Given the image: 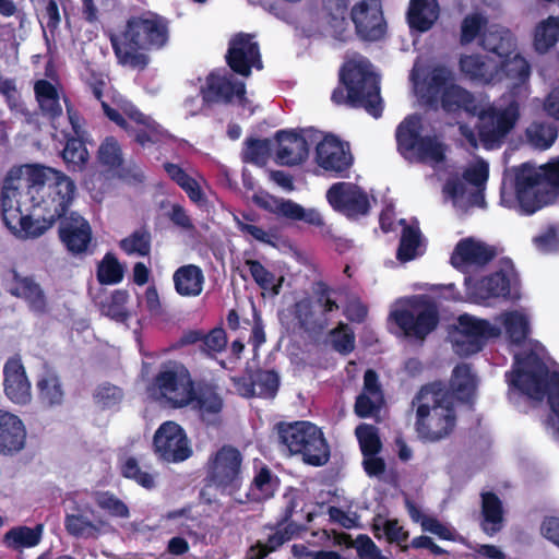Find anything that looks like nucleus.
Instances as JSON below:
<instances>
[{
    "instance_id": "nucleus-14",
    "label": "nucleus",
    "mask_w": 559,
    "mask_h": 559,
    "mask_svg": "<svg viewBox=\"0 0 559 559\" xmlns=\"http://www.w3.org/2000/svg\"><path fill=\"white\" fill-rule=\"evenodd\" d=\"M460 330L453 343L454 352L461 357H468L483 350L490 338L498 337L500 329L488 320L468 314L459 318Z\"/></svg>"
},
{
    "instance_id": "nucleus-39",
    "label": "nucleus",
    "mask_w": 559,
    "mask_h": 559,
    "mask_svg": "<svg viewBox=\"0 0 559 559\" xmlns=\"http://www.w3.org/2000/svg\"><path fill=\"white\" fill-rule=\"evenodd\" d=\"M66 140L61 157L70 171H82L86 168L90 154L85 145L86 136H70V132H63Z\"/></svg>"
},
{
    "instance_id": "nucleus-43",
    "label": "nucleus",
    "mask_w": 559,
    "mask_h": 559,
    "mask_svg": "<svg viewBox=\"0 0 559 559\" xmlns=\"http://www.w3.org/2000/svg\"><path fill=\"white\" fill-rule=\"evenodd\" d=\"M43 530L44 528L41 524H37L34 527H28L25 525L15 526L4 534L3 543L8 548L13 550L32 548L40 543Z\"/></svg>"
},
{
    "instance_id": "nucleus-56",
    "label": "nucleus",
    "mask_w": 559,
    "mask_h": 559,
    "mask_svg": "<svg viewBox=\"0 0 559 559\" xmlns=\"http://www.w3.org/2000/svg\"><path fill=\"white\" fill-rule=\"evenodd\" d=\"M526 135L534 147L544 151L554 144L558 136V130L552 123L534 122L527 128Z\"/></svg>"
},
{
    "instance_id": "nucleus-12",
    "label": "nucleus",
    "mask_w": 559,
    "mask_h": 559,
    "mask_svg": "<svg viewBox=\"0 0 559 559\" xmlns=\"http://www.w3.org/2000/svg\"><path fill=\"white\" fill-rule=\"evenodd\" d=\"M75 192L76 186L70 177H59L57 181L48 183L38 193L40 200L34 205L35 216L48 222V225L60 223L69 215V207Z\"/></svg>"
},
{
    "instance_id": "nucleus-48",
    "label": "nucleus",
    "mask_w": 559,
    "mask_h": 559,
    "mask_svg": "<svg viewBox=\"0 0 559 559\" xmlns=\"http://www.w3.org/2000/svg\"><path fill=\"white\" fill-rule=\"evenodd\" d=\"M401 224H403V229L396 251V259L400 262H408L418 255L421 231L418 226L407 225L405 219H401Z\"/></svg>"
},
{
    "instance_id": "nucleus-53",
    "label": "nucleus",
    "mask_w": 559,
    "mask_h": 559,
    "mask_svg": "<svg viewBox=\"0 0 559 559\" xmlns=\"http://www.w3.org/2000/svg\"><path fill=\"white\" fill-rule=\"evenodd\" d=\"M271 151L270 139H255L247 138L243 142L241 150V159L243 163H249L262 166L266 163Z\"/></svg>"
},
{
    "instance_id": "nucleus-13",
    "label": "nucleus",
    "mask_w": 559,
    "mask_h": 559,
    "mask_svg": "<svg viewBox=\"0 0 559 559\" xmlns=\"http://www.w3.org/2000/svg\"><path fill=\"white\" fill-rule=\"evenodd\" d=\"M153 449L158 459L167 463H181L193 454L185 429L173 420L164 421L156 429Z\"/></svg>"
},
{
    "instance_id": "nucleus-26",
    "label": "nucleus",
    "mask_w": 559,
    "mask_h": 559,
    "mask_svg": "<svg viewBox=\"0 0 559 559\" xmlns=\"http://www.w3.org/2000/svg\"><path fill=\"white\" fill-rule=\"evenodd\" d=\"M12 280L8 292L10 295L25 300L29 310L36 314L48 311V301L41 286L33 276H23L16 270L11 271Z\"/></svg>"
},
{
    "instance_id": "nucleus-27",
    "label": "nucleus",
    "mask_w": 559,
    "mask_h": 559,
    "mask_svg": "<svg viewBox=\"0 0 559 559\" xmlns=\"http://www.w3.org/2000/svg\"><path fill=\"white\" fill-rule=\"evenodd\" d=\"M497 252L493 247L476 241L473 238H463L456 243L450 262L455 269H461L465 265L484 266L493 260Z\"/></svg>"
},
{
    "instance_id": "nucleus-32",
    "label": "nucleus",
    "mask_w": 559,
    "mask_h": 559,
    "mask_svg": "<svg viewBox=\"0 0 559 559\" xmlns=\"http://www.w3.org/2000/svg\"><path fill=\"white\" fill-rule=\"evenodd\" d=\"M447 389L453 394L454 403L460 401L469 405L474 404L477 389V378L469 364H459L452 370V376Z\"/></svg>"
},
{
    "instance_id": "nucleus-62",
    "label": "nucleus",
    "mask_w": 559,
    "mask_h": 559,
    "mask_svg": "<svg viewBox=\"0 0 559 559\" xmlns=\"http://www.w3.org/2000/svg\"><path fill=\"white\" fill-rule=\"evenodd\" d=\"M415 151L421 160H431L437 164L445 160V145L437 135H424Z\"/></svg>"
},
{
    "instance_id": "nucleus-15",
    "label": "nucleus",
    "mask_w": 559,
    "mask_h": 559,
    "mask_svg": "<svg viewBox=\"0 0 559 559\" xmlns=\"http://www.w3.org/2000/svg\"><path fill=\"white\" fill-rule=\"evenodd\" d=\"M390 317L406 336L424 340L439 323V312L435 304L420 301L411 309H396Z\"/></svg>"
},
{
    "instance_id": "nucleus-30",
    "label": "nucleus",
    "mask_w": 559,
    "mask_h": 559,
    "mask_svg": "<svg viewBox=\"0 0 559 559\" xmlns=\"http://www.w3.org/2000/svg\"><path fill=\"white\" fill-rule=\"evenodd\" d=\"M26 441V429L21 418L0 409V453L13 455L20 452Z\"/></svg>"
},
{
    "instance_id": "nucleus-22",
    "label": "nucleus",
    "mask_w": 559,
    "mask_h": 559,
    "mask_svg": "<svg viewBox=\"0 0 559 559\" xmlns=\"http://www.w3.org/2000/svg\"><path fill=\"white\" fill-rule=\"evenodd\" d=\"M58 235L66 249L73 255L87 253L93 240L91 224L78 212H70L60 221Z\"/></svg>"
},
{
    "instance_id": "nucleus-60",
    "label": "nucleus",
    "mask_w": 559,
    "mask_h": 559,
    "mask_svg": "<svg viewBox=\"0 0 559 559\" xmlns=\"http://www.w3.org/2000/svg\"><path fill=\"white\" fill-rule=\"evenodd\" d=\"M99 163L109 168H119L123 164L122 150L118 140L110 135L106 136L97 151Z\"/></svg>"
},
{
    "instance_id": "nucleus-24",
    "label": "nucleus",
    "mask_w": 559,
    "mask_h": 559,
    "mask_svg": "<svg viewBox=\"0 0 559 559\" xmlns=\"http://www.w3.org/2000/svg\"><path fill=\"white\" fill-rule=\"evenodd\" d=\"M316 162L324 170L342 175L349 169L352 155L335 135H325L317 143Z\"/></svg>"
},
{
    "instance_id": "nucleus-41",
    "label": "nucleus",
    "mask_w": 559,
    "mask_h": 559,
    "mask_svg": "<svg viewBox=\"0 0 559 559\" xmlns=\"http://www.w3.org/2000/svg\"><path fill=\"white\" fill-rule=\"evenodd\" d=\"M129 297L127 289H115L109 295L100 298L96 305L103 316L118 323H124L130 319V312L127 308Z\"/></svg>"
},
{
    "instance_id": "nucleus-47",
    "label": "nucleus",
    "mask_w": 559,
    "mask_h": 559,
    "mask_svg": "<svg viewBox=\"0 0 559 559\" xmlns=\"http://www.w3.org/2000/svg\"><path fill=\"white\" fill-rule=\"evenodd\" d=\"M380 531L383 532L389 544H397L402 551L408 550L409 546L403 543L408 539L409 533L400 525L397 519H383L378 515L372 525V532L376 538L381 537Z\"/></svg>"
},
{
    "instance_id": "nucleus-52",
    "label": "nucleus",
    "mask_w": 559,
    "mask_h": 559,
    "mask_svg": "<svg viewBox=\"0 0 559 559\" xmlns=\"http://www.w3.org/2000/svg\"><path fill=\"white\" fill-rule=\"evenodd\" d=\"M488 20L481 13H469L465 15L460 26V44L467 46L476 39L481 40L483 34L486 32Z\"/></svg>"
},
{
    "instance_id": "nucleus-17",
    "label": "nucleus",
    "mask_w": 559,
    "mask_h": 559,
    "mask_svg": "<svg viewBox=\"0 0 559 559\" xmlns=\"http://www.w3.org/2000/svg\"><path fill=\"white\" fill-rule=\"evenodd\" d=\"M238 394L245 399L259 397L273 401L281 388V376L275 369L261 367L249 369L245 374L233 379Z\"/></svg>"
},
{
    "instance_id": "nucleus-5",
    "label": "nucleus",
    "mask_w": 559,
    "mask_h": 559,
    "mask_svg": "<svg viewBox=\"0 0 559 559\" xmlns=\"http://www.w3.org/2000/svg\"><path fill=\"white\" fill-rule=\"evenodd\" d=\"M509 384L536 401L546 395L550 411L559 419V372L549 371L548 366L535 352L515 357V367L506 374Z\"/></svg>"
},
{
    "instance_id": "nucleus-49",
    "label": "nucleus",
    "mask_w": 559,
    "mask_h": 559,
    "mask_svg": "<svg viewBox=\"0 0 559 559\" xmlns=\"http://www.w3.org/2000/svg\"><path fill=\"white\" fill-rule=\"evenodd\" d=\"M293 314L299 326L305 331H323L328 325L325 318L322 319L317 317L313 305L308 298H304L295 302Z\"/></svg>"
},
{
    "instance_id": "nucleus-28",
    "label": "nucleus",
    "mask_w": 559,
    "mask_h": 559,
    "mask_svg": "<svg viewBox=\"0 0 559 559\" xmlns=\"http://www.w3.org/2000/svg\"><path fill=\"white\" fill-rule=\"evenodd\" d=\"M503 267L496 271L480 281L479 289L484 292L486 298H503L506 300H516L520 293L512 285L511 276L514 267L510 259L502 260Z\"/></svg>"
},
{
    "instance_id": "nucleus-7",
    "label": "nucleus",
    "mask_w": 559,
    "mask_h": 559,
    "mask_svg": "<svg viewBox=\"0 0 559 559\" xmlns=\"http://www.w3.org/2000/svg\"><path fill=\"white\" fill-rule=\"evenodd\" d=\"M152 397L165 402L174 408H182L195 401V383L187 366L180 361L168 360L148 386Z\"/></svg>"
},
{
    "instance_id": "nucleus-1",
    "label": "nucleus",
    "mask_w": 559,
    "mask_h": 559,
    "mask_svg": "<svg viewBox=\"0 0 559 559\" xmlns=\"http://www.w3.org/2000/svg\"><path fill=\"white\" fill-rule=\"evenodd\" d=\"M109 39L118 64L142 71L150 64L148 52L168 46L170 21L156 12L143 11L129 16L123 28Z\"/></svg>"
},
{
    "instance_id": "nucleus-3",
    "label": "nucleus",
    "mask_w": 559,
    "mask_h": 559,
    "mask_svg": "<svg viewBox=\"0 0 559 559\" xmlns=\"http://www.w3.org/2000/svg\"><path fill=\"white\" fill-rule=\"evenodd\" d=\"M559 190V157L538 167L523 163L514 168V191L522 214L532 215L551 204Z\"/></svg>"
},
{
    "instance_id": "nucleus-58",
    "label": "nucleus",
    "mask_w": 559,
    "mask_h": 559,
    "mask_svg": "<svg viewBox=\"0 0 559 559\" xmlns=\"http://www.w3.org/2000/svg\"><path fill=\"white\" fill-rule=\"evenodd\" d=\"M249 272L257 283V285L263 290H270L273 295H278L282 287V278L275 284V275L269 271L260 261L248 259L245 261Z\"/></svg>"
},
{
    "instance_id": "nucleus-42",
    "label": "nucleus",
    "mask_w": 559,
    "mask_h": 559,
    "mask_svg": "<svg viewBox=\"0 0 559 559\" xmlns=\"http://www.w3.org/2000/svg\"><path fill=\"white\" fill-rule=\"evenodd\" d=\"M461 73L474 83L489 84L495 73L485 57L478 53L462 55L459 60Z\"/></svg>"
},
{
    "instance_id": "nucleus-36",
    "label": "nucleus",
    "mask_w": 559,
    "mask_h": 559,
    "mask_svg": "<svg viewBox=\"0 0 559 559\" xmlns=\"http://www.w3.org/2000/svg\"><path fill=\"white\" fill-rule=\"evenodd\" d=\"M168 177L188 195L189 200L200 209L206 207L209 201L200 183L180 165L167 162L163 165Z\"/></svg>"
},
{
    "instance_id": "nucleus-55",
    "label": "nucleus",
    "mask_w": 559,
    "mask_h": 559,
    "mask_svg": "<svg viewBox=\"0 0 559 559\" xmlns=\"http://www.w3.org/2000/svg\"><path fill=\"white\" fill-rule=\"evenodd\" d=\"M95 504L112 518L130 516L129 507L111 491L97 490L92 493Z\"/></svg>"
},
{
    "instance_id": "nucleus-45",
    "label": "nucleus",
    "mask_w": 559,
    "mask_h": 559,
    "mask_svg": "<svg viewBox=\"0 0 559 559\" xmlns=\"http://www.w3.org/2000/svg\"><path fill=\"white\" fill-rule=\"evenodd\" d=\"M280 478L273 474L271 468L261 463L250 485V492L254 500L264 501L271 499L278 489Z\"/></svg>"
},
{
    "instance_id": "nucleus-51",
    "label": "nucleus",
    "mask_w": 559,
    "mask_h": 559,
    "mask_svg": "<svg viewBox=\"0 0 559 559\" xmlns=\"http://www.w3.org/2000/svg\"><path fill=\"white\" fill-rule=\"evenodd\" d=\"M124 276V267L112 252H106L97 264L96 278L102 285L119 284Z\"/></svg>"
},
{
    "instance_id": "nucleus-31",
    "label": "nucleus",
    "mask_w": 559,
    "mask_h": 559,
    "mask_svg": "<svg viewBox=\"0 0 559 559\" xmlns=\"http://www.w3.org/2000/svg\"><path fill=\"white\" fill-rule=\"evenodd\" d=\"M480 528L488 535L493 536L503 527L504 508L502 500L492 491L480 492Z\"/></svg>"
},
{
    "instance_id": "nucleus-9",
    "label": "nucleus",
    "mask_w": 559,
    "mask_h": 559,
    "mask_svg": "<svg viewBox=\"0 0 559 559\" xmlns=\"http://www.w3.org/2000/svg\"><path fill=\"white\" fill-rule=\"evenodd\" d=\"M241 465L240 451L233 445H223L205 464V486L214 487L222 495H235L242 485Z\"/></svg>"
},
{
    "instance_id": "nucleus-46",
    "label": "nucleus",
    "mask_w": 559,
    "mask_h": 559,
    "mask_svg": "<svg viewBox=\"0 0 559 559\" xmlns=\"http://www.w3.org/2000/svg\"><path fill=\"white\" fill-rule=\"evenodd\" d=\"M559 41V16H548L539 22L534 32V48L538 53H546Z\"/></svg>"
},
{
    "instance_id": "nucleus-10",
    "label": "nucleus",
    "mask_w": 559,
    "mask_h": 559,
    "mask_svg": "<svg viewBox=\"0 0 559 559\" xmlns=\"http://www.w3.org/2000/svg\"><path fill=\"white\" fill-rule=\"evenodd\" d=\"M475 117L479 120L477 130L484 147H499L520 119V103L512 98L503 108L479 105Z\"/></svg>"
},
{
    "instance_id": "nucleus-38",
    "label": "nucleus",
    "mask_w": 559,
    "mask_h": 559,
    "mask_svg": "<svg viewBox=\"0 0 559 559\" xmlns=\"http://www.w3.org/2000/svg\"><path fill=\"white\" fill-rule=\"evenodd\" d=\"M423 120L417 114L409 115L397 126L395 138L397 148L402 154L415 152L419 142L424 138L421 135Z\"/></svg>"
},
{
    "instance_id": "nucleus-34",
    "label": "nucleus",
    "mask_w": 559,
    "mask_h": 559,
    "mask_svg": "<svg viewBox=\"0 0 559 559\" xmlns=\"http://www.w3.org/2000/svg\"><path fill=\"white\" fill-rule=\"evenodd\" d=\"M266 528L273 530L275 533L267 537L266 543L262 544L258 542L255 545L251 546L249 549V559L266 558L269 554L276 551L286 542H289L298 535L299 532L304 530V526L299 524H288L286 526L275 527V524H273L266 525Z\"/></svg>"
},
{
    "instance_id": "nucleus-54",
    "label": "nucleus",
    "mask_w": 559,
    "mask_h": 559,
    "mask_svg": "<svg viewBox=\"0 0 559 559\" xmlns=\"http://www.w3.org/2000/svg\"><path fill=\"white\" fill-rule=\"evenodd\" d=\"M257 203L277 217L289 221H299L304 214V207L289 199L271 197L270 201L261 202L257 200Z\"/></svg>"
},
{
    "instance_id": "nucleus-64",
    "label": "nucleus",
    "mask_w": 559,
    "mask_h": 559,
    "mask_svg": "<svg viewBox=\"0 0 559 559\" xmlns=\"http://www.w3.org/2000/svg\"><path fill=\"white\" fill-rule=\"evenodd\" d=\"M93 399L95 404H97L100 408L108 409L121 403L123 399V391L115 384L105 382L95 389Z\"/></svg>"
},
{
    "instance_id": "nucleus-40",
    "label": "nucleus",
    "mask_w": 559,
    "mask_h": 559,
    "mask_svg": "<svg viewBox=\"0 0 559 559\" xmlns=\"http://www.w3.org/2000/svg\"><path fill=\"white\" fill-rule=\"evenodd\" d=\"M39 403L46 408L61 406L64 402L62 382L55 372H45L36 383Z\"/></svg>"
},
{
    "instance_id": "nucleus-8",
    "label": "nucleus",
    "mask_w": 559,
    "mask_h": 559,
    "mask_svg": "<svg viewBox=\"0 0 559 559\" xmlns=\"http://www.w3.org/2000/svg\"><path fill=\"white\" fill-rule=\"evenodd\" d=\"M427 105L436 107L438 99L442 110L447 114H460L464 111L469 117H475L480 103L471 91L452 82L450 71L444 67H437L431 72L428 81Z\"/></svg>"
},
{
    "instance_id": "nucleus-44",
    "label": "nucleus",
    "mask_w": 559,
    "mask_h": 559,
    "mask_svg": "<svg viewBox=\"0 0 559 559\" xmlns=\"http://www.w3.org/2000/svg\"><path fill=\"white\" fill-rule=\"evenodd\" d=\"M17 195H21L19 190L10 186H4L0 195L1 217L12 233L17 230L20 217L25 215L20 206V200L16 199Z\"/></svg>"
},
{
    "instance_id": "nucleus-21",
    "label": "nucleus",
    "mask_w": 559,
    "mask_h": 559,
    "mask_svg": "<svg viewBox=\"0 0 559 559\" xmlns=\"http://www.w3.org/2000/svg\"><path fill=\"white\" fill-rule=\"evenodd\" d=\"M124 114L135 124H130L127 134L141 147L158 146L170 139L167 130L136 107L130 106L124 109Z\"/></svg>"
},
{
    "instance_id": "nucleus-2",
    "label": "nucleus",
    "mask_w": 559,
    "mask_h": 559,
    "mask_svg": "<svg viewBox=\"0 0 559 559\" xmlns=\"http://www.w3.org/2000/svg\"><path fill=\"white\" fill-rule=\"evenodd\" d=\"M412 405H417L415 429L421 441L438 442L453 432L456 426L454 397L443 382L423 385Z\"/></svg>"
},
{
    "instance_id": "nucleus-61",
    "label": "nucleus",
    "mask_w": 559,
    "mask_h": 559,
    "mask_svg": "<svg viewBox=\"0 0 559 559\" xmlns=\"http://www.w3.org/2000/svg\"><path fill=\"white\" fill-rule=\"evenodd\" d=\"M355 433L364 456L377 455L381 451L382 443L373 425L360 424Z\"/></svg>"
},
{
    "instance_id": "nucleus-33",
    "label": "nucleus",
    "mask_w": 559,
    "mask_h": 559,
    "mask_svg": "<svg viewBox=\"0 0 559 559\" xmlns=\"http://www.w3.org/2000/svg\"><path fill=\"white\" fill-rule=\"evenodd\" d=\"M439 15L438 0H411L406 20L412 31L426 33L432 28Z\"/></svg>"
},
{
    "instance_id": "nucleus-4",
    "label": "nucleus",
    "mask_w": 559,
    "mask_h": 559,
    "mask_svg": "<svg viewBox=\"0 0 559 559\" xmlns=\"http://www.w3.org/2000/svg\"><path fill=\"white\" fill-rule=\"evenodd\" d=\"M342 87L333 91L331 99L336 105L349 104L354 107H364L372 117L379 118L382 114L380 85L377 74L371 69L369 60H349L340 70Z\"/></svg>"
},
{
    "instance_id": "nucleus-37",
    "label": "nucleus",
    "mask_w": 559,
    "mask_h": 559,
    "mask_svg": "<svg viewBox=\"0 0 559 559\" xmlns=\"http://www.w3.org/2000/svg\"><path fill=\"white\" fill-rule=\"evenodd\" d=\"M34 92L41 115L55 127V122L62 116L58 90L49 81L39 80L35 83Z\"/></svg>"
},
{
    "instance_id": "nucleus-50",
    "label": "nucleus",
    "mask_w": 559,
    "mask_h": 559,
    "mask_svg": "<svg viewBox=\"0 0 559 559\" xmlns=\"http://www.w3.org/2000/svg\"><path fill=\"white\" fill-rule=\"evenodd\" d=\"M503 326L509 341L515 345H522L531 332L528 319L516 310L503 314Z\"/></svg>"
},
{
    "instance_id": "nucleus-59",
    "label": "nucleus",
    "mask_w": 559,
    "mask_h": 559,
    "mask_svg": "<svg viewBox=\"0 0 559 559\" xmlns=\"http://www.w3.org/2000/svg\"><path fill=\"white\" fill-rule=\"evenodd\" d=\"M151 233L146 228L134 230L131 235L120 241V248L127 254L146 257L151 252Z\"/></svg>"
},
{
    "instance_id": "nucleus-25",
    "label": "nucleus",
    "mask_w": 559,
    "mask_h": 559,
    "mask_svg": "<svg viewBox=\"0 0 559 559\" xmlns=\"http://www.w3.org/2000/svg\"><path fill=\"white\" fill-rule=\"evenodd\" d=\"M71 512L64 516L66 532L74 538H94L100 533V526L106 522L103 520L93 521L90 515L94 514V509L88 502L73 500L70 507Z\"/></svg>"
},
{
    "instance_id": "nucleus-57",
    "label": "nucleus",
    "mask_w": 559,
    "mask_h": 559,
    "mask_svg": "<svg viewBox=\"0 0 559 559\" xmlns=\"http://www.w3.org/2000/svg\"><path fill=\"white\" fill-rule=\"evenodd\" d=\"M25 175L28 185L36 188L37 193H40L48 183L57 181L59 177L67 176L61 171L43 165H26Z\"/></svg>"
},
{
    "instance_id": "nucleus-19",
    "label": "nucleus",
    "mask_w": 559,
    "mask_h": 559,
    "mask_svg": "<svg viewBox=\"0 0 559 559\" xmlns=\"http://www.w3.org/2000/svg\"><path fill=\"white\" fill-rule=\"evenodd\" d=\"M225 59L233 72L246 78L252 68H263L259 44L253 40V35L247 33H238L230 38Z\"/></svg>"
},
{
    "instance_id": "nucleus-29",
    "label": "nucleus",
    "mask_w": 559,
    "mask_h": 559,
    "mask_svg": "<svg viewBox=\"0 0 559 559\" xmlns=\"http://www.w3.org/2000/svg\"><path fill=\"white\" fill-rule=\"evenodd\" d=\"M205 103L228 104L237 96L240 102L246 99V86L242 82L211 72L206 78V85L201 90Z\"/></svg>"
},
{
    "instance_id": "nucleus-35",
    "label": "nucleus",
    "mask_w": 559,
    "mask_h": 559,
    "mask_svg": "<svg viewBox=\"0 0 559 559\" xmlns=\"http://www.w3.org/2000/svg\"><path fill=\"white\" fill-rule=\"evenodd\" d=\"M175 290L182 297H197L203 290L204 275L200 266L185 264L173 275Z\"/></svg>"
},
{
    "instance_id": "nucleus-23",
    "label": "nucleus",
    "mask_w": 559,
    "mask_h": 559,
    "mask_svg": "<svg viewBox=\"0 0 559 559\" xmlns=\"http://www.w3.org/2000/svg\"><path fill=\"white\" fill-rule=\"evenodd\" d=\"M3 389L14 404L27 405L32 401V385L20 356L10 357L3 366Z\"/></svg>"
},
{
    "instance_id": "nucleus-11",
    "label": "nucleus",
    "mask_w": 559,
    "mask_h": 559,
    "mask_svg": "<svg viewBox=\"0 0 559 559\" xmlns=\"http://www.w3.org/2000/svg\"><path fill=\"white\" fill-rule=\"evenodd\" d=\"M481 48L491 52L501 59V63L507 76L525 82L531 75V66L527 60L514 53L516 49V38L513 33L504 27H491L487 29L479 41Z\"/></svg>"
},
{
    "instance_id": "nucleus-63",
    "label": "nucleus",
    "mask_w": 559,
    "mask_h": 559,
    "mask_svg": "<svg viewBox=\"0 0 559 559\" xmlns=\"http://www.w3.org/2000/svg\"><path fill=\"white\" fill-rule=\"evenodd\" d=\"M120 473L124 478L135 481L141 487L151 490L155 487L153 474L142 471L135 457L130 456L122 463Z\"/></svg>"
},
{
    "instance_id": "nucleus-16",
    "label": "nucleus",
    "mask_w": 559,
    "mask_h": 559,
    "mask_svg": "<svg viewBox=\"0 0 559 559\" xmlns=\"http://www.w3.org/2000/svg\"><path fill=\"white\" fill-rule=\"evenodd\" d=\"M274 138L277 142L276 163L283 166H297L308 158L310 145L319 140L320 133L313 129L302 130L300 133L278 130Z\"/></svg>"
},
{
    "instance_id": "nucleus-18",
    "label": "nucleus",
    "mask_w": 559,
    "mask_h": 559,
    "mask_svg": "<svg viewBox=\"0 0 559 559\" xmlns=\"http://www.w3.org/2000/svg\"><path fill=\"white\" fill-rule=\"evenodd\" d=\"M357 36L364 41H378L384 38L386 22L380 0H361L350 10Z\"/></svg>"
},
{
    "instance_id": "nucleus-6",
    "label": "nucleus",
    "mask_w": 559,
    "mask_h": 559,
    "mask_svg": "<svg viewBox=\"0 0 559 559\" xmlns=\"http://www.w3.org/2000/svg\"><path fill=\"white\" fill-rule=\"evenodd\" d=\"M280 445L289 455L300 456L310 466L325 465L331 457L330 445L322 430L310 421H280L274 427Z\"/></svg>"
},
{
    "instance_id": "nucleus-20",
    "label": "nucleus",
    "mask_w": 559,
    "mask_h": 559,
    "mask_svg": "<svg viewBox=\"0 0 559 559\" xmlns=\"http://www.w3.org/2000/svg\"><path fill=\"white\" fill-rule=\"evenodd\" d=\"M326 200L333 210L349 218L365 216L370 211L367 193L352 182L340 181L333 183L326 191Z\"/></svg>"
}]
</instances>
